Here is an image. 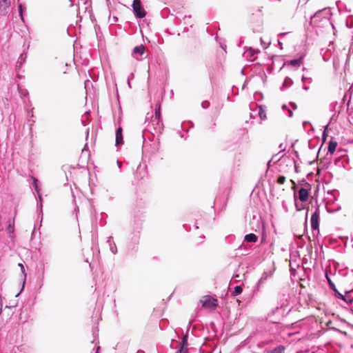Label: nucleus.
I'll list each match as a JSON object with an SVG mask.
<instances>
[{
  "instance_id": "1",
  "label": "nucleus",
  "mask_w": 353,
  "mask_h": 353,
  "mask_svg": "<svg viewBox=\"0 0 353 353\" xmlns=\"http://www.w3.org/2000/svg\"><path fill=\"white\" fill-rule=\"evenodd\" d=\"M145 123H148L145 130L153 135L162 132L163 125L161 120V107L159 104L155 108L154 114L152 112L147 113Z\"/></svg>"
},
{
  "instance_id": "2",
  "label": "nucleus",
  "mask_w": 353,
  "mask_h": 353,
  "mask_svg": "<svg viewBox=\"0 0 353 353\" xmlns=\"http://www.w3.org/2000/svg\"><path fill=\"white\" fill-rule=\"evenodd\" d=\"M132 6L134 14L137 18L143 19L145 17L146 12L140 0H134Z\"/></svg>"
},
{
  "instance_id": "3",
  "label": "nucleus",
  "mask_w": 353,
  "mask_h": 353,
  "mask_svg": "<svg viewBox=\"0 0 353 353\" xmlns=\"http://www.w3.org/2000/svg\"><path fill=\"white\" fill-rule=\"evenodd\" d=\"M319 209L316 208L315 211L312 213L311 216V228L313 231L316 230L318 233L319 232Z\"/></svg>"
},
{
  "instance_id": "4",
  "label": "nucleus",
  "mask_w": 353,
  "mask_h": 353,
  "mask_svg": "<svg viewBox=\"0 0 353 353\" xmlns=\"http://www.w3.org/2000/svg\"><path fill=\"white\" fill-rule=\"evenodd\" d=\"M17 214V210L14 211V216L12 218H10L7 221V227L6 228L8 236L10 239H13L14 237V223H15V216Z\"/></svg>"
},
{
  "instance_id": "5",
  "label": "nucleus",
  "mask_w": 353,
  "mask_h": 353,
  "mask_svg": "<svg viewBox=\"0 0 353 353\" xmlns=\"http://www.w3.org/2000/svg\"><path fill=\"white\" fill-rule=\"evenodd\" d=\"M274 271V270H270L263 272L261 277L257 283V290H259L260 287L265 282V281L272 276Z\"/></svg>"
},
{
  "instance_id": "6",
  "label": "nucleus",
  "mask_w": 353,
  "mask_h": 353,
  "mask_svg": "<svg viewBox=\"0 0 353 353\" xmlns=\"http://www.w3.org/2000/svg\"><path fill=\"white\" fill-rule=\"evenodd\" d=\"M10 0H0V15L5 16L9 12Z\"/></svg>"
},
{
  "instance_id": "7",
  "label": "nucleus",
  "mask_w": 353,
  "mask_h": 353,
  "mask_svg": "<svg viewBox=\"0 0 353 353\" xmlns=\"http://www.w3.org/2000/svg\"><path fill=\"white\" fill-rule=\"evenodd\" d=\"M145 53V46L142 44L135 46L133 48L132 55L134 58H135L137 60H139V57H141Z\"/></svg>"
},
{
  "instance_id": "8",
  "label": "nucleus",
  "mask_w": 353,
  "mask_h": 353,
  "mask_svg": "<svg viewBox=\"0 0 353 353\" xmlns=\"http://www.w3.org/2000/svg\"><path fill=\"white\" fill-rule=\"evenodd\" d=\"M216 300L211 296H205L204 299L201 301L202 305L204 307H214L216 306L215 303Z\"/></svg>"
},
{
  "instance_id": "9",
  "label": "nucleus",
  "mask_w": 353,
  "mask_h": 353,
  "mask_svg": "<svg viewBox=\"0 0 353 353\" xmlns=\"http://www.w3.org/2000/svg\"><path fill=\"white\" fill-rule=\"evenodd\" d=\"M309 192L304 188H301L299 190V199L301 201L305 202L308 199Z\"/></svg>"
},
{
  "instance_id": "10",
  "label": "nucleus",
  "mask_w": 353,
  "mask_h": 353,
  "mask_svg": "<svg viewBox=\"0 0 353 353\" xmlns=\"http://www.w3.org/2000/svg\"><path fill=\"white\" fill-rule=\"evenodd\" d=\"M353 293V290H345V294H343V298L341 299V300L343 301L347 304H351L353 302V296L352 295Z\"/></svg>"
},
{
  "instance_id": "11",
  "label": "nucleus",
  "mask_w": 353,
  "mask_h": 353,
  "mask_svg": "<svg viewBox=\"0 0 353 353\" xmlns=\"http://www.w3.org/2000/svg\"><path fill=\"white\" fill-rule=\"evenodd\" d=\"M254 106L259 108L258 113L257 114L260 117L261 120L264 121L267 119L265 110L263 106L262 105H258L257 104L254 103Z\"/></svg>"
},
{
  "instance_id": "12",
  "label": "nucleus",
  "mask_w": 353,
  "mask_h": 353,
  "mask_svg": "<svg viewBox=\"0 0 353 353\" xmlns=\"http://www.w3.org/2000/svg\"><path fill=\"white\" fill-rule=\"evenodd\" d=\"M338 143L336 141L334 140L333 138L330 139V141L328 143V147H327V151L330 154H333L336 148Z\"/></svg>"
},
{
  "instance_id": "13",
  "label": "nucleus",
  "mask_w": 353,
  "mask_h": 353,
  "mask_svg": "<svg viewBox=\"0 0 353 353\" xmlns=\"http://www.w3.org/2000/svg\"><path fill=\"white\" fill-rule=\"evenodd\" d=\"M259 237L254 233H250L245 236L244 240L248 243L257 242Z\"/></svg>"
},
{
  "instance_id": "14",
  "label": "nucleus",
  "mask_w": 353,
  "mask_h": 353,
  "mask_svg": "<svg viewBox=\"0 0 353 353\" xmlns=\"http://www.w3.org/2000/svg\"><path fill=\"white\" fill-rule=\"evenodd\" d=\"M188 330H189V328L187 330L186 334L184 335L183 336V338H182L181 342L180 343V347H179L181 349H185V350H188Z\"/></svg>"
},
{
  "instance_id": "15",
  "label": "nucleus",
  "mask_w": 353,
  "mask_h": 353,
  "mask_svg": "<svg viewBox=\"0 0 353 353\" xmlns=\"http://www.w3.org/2000/svg\"><path fill=\"white\" fill-rule=\"evenodd\" d=\"M32 181H33L32 185L34 187V190L38 194V197L39 199L40 203H41L42 198H41V196L39 194V186H38V180L35 177H34V176H32Z\"/></svg>"
},
{
  "instance_id": "16",
  "label": "nucleus",
  "mask_w": 353,
  "mask_h": 353,
  "mask_svg": "<svg viewBox=\"0 0 353 353\" xmlns=\"http://www.w3.org/2000/svg\"><path fill=\"white\" fill-rule=\"evenodd\" d=\"M266 353H285V347L283 345H279L272 350H268Z\"/></svg>"
},
{
  "instance_id": "17",
  "label": "nucleus",
  "mask_w": 353,
  "mask_h": 353,
  "mask_svg": "<svg viewBox=\"0 0 353 353\" xmlns=\"http://www.w3.org/2000/svg\"><path fill=\"white\" fill-rule=\"evenodd\" d=\"M302 62V58L294 59L290 60L288 65H292L293 67H299Z\"/></svg>"
},
{
  "instance_id": "18",
  "label": "nucleus",
  "mask_w": 353,
  "mask_h": 353,
  "mask_svg": "<svg viewBox=\"0 0 353 353\" xmlns=\"http://www.w3.org/2000/svg\"><path fill=\"white\" fill-rule=\"evenodd\" d=\"M115 145L117 147H120L123 143V134H115Z\"/></svg>"
},
{
  "instance_id": "19",
  "label": "nucleus",
  "mask_w": 353,
  "mask_h": 353,
  "mask_svg": "<svg viewBox=\"0 0 353 353\" xmlns=\"http://www.w3.org/2000/svg\"><path fill=\"white\" fill-rule=\"evenodd\" d=\"M256 52H255L251 48L249 50L246 51L245 52L247 57H249L252 61L254 60L256 58Z\"/></svg>"
},
{
  "instance_id": "20",
  "label": "nucleus",
  "mask_w": 353,
  "mask_h": 353,
  "mask_svg": "<svg viewBox=\"0 0 353 353\" xmlns=\"http://www.w3.org/2000/svg\"><path fill=\"white\" fill-rule=\"evenodd\" d=\"M243 288L241 285H236L234 287L233 292H232V296H236L241 294Z\"/></svg>"
},
{
  "instance_id": "21",
  "label": "nucleus",
  "mask_w": 353,
  "mask_h": 353,
  "mask_svg": "<svg viewBox=\"0 0 353 353\" xmlns=\"http://www.w3.org/2000/svg\"><path fill=\"white\" fill-rule=\"evenodd\" d=\"M325 278H326V280L327 281V283L329 285V287L332 290L334 289V288H336V285L334 283V282L331 280V279L330 278L329 275H328V272L327 271L325 272Z\"/></svg>"
},
{
  "instance_id": "22",
  "label": "nucleus",
  "mask_w": 353,
  "mask_h": 353,
  "mask_svg": "<svg viewBox=\"0 0 353 353\" xmlns=\"http://www.w3.org/2000/svg\"><path fill=\"white\" fill-rule=\"evenodd\" d=\"M292 83H293L292 80L289 77H286L283 81V87H285V88L290 87L292 85Z\"/></svg>"
},
{
  "instance_id": "23",
  "label": "nucleus",
  "mask_w": 353,
  "mask_h": 353,
  "mask_svg": "<svg viewBox=\"0 0 353 353\" xmlns=\"http://www.w3.org/2000/svg\"><path fill=\"white\" fill-rule=\"evenodd\" d=\"M333 292H334V296L335 297H336L337 299H341L342 298H343V294H341L337 289L336 288H334V289L332 290Z\"/></svg>"
},
{
  "instance_id": "24",
  "label": "nucleus",
  "mask_w": 353,
  "mask_h": 353,
  "mask_svg": "<svg viewBox=\"0 0 353 353\" xmlns=\"http://www.w3.org/2000/svg\"><path fill=\"white\" fill-rule=\"evenodd\" d=\"M191 17L190 16H185L183 19V23L185 25H190V27L192 26V24L190 22Z\"/></svg>"
},
{
  "instance_id": "25",
  "label": "nucleus",
  "mask_w": 353,
  "mask_h": 353,
  "mask_svg": "<svg viewBox=\"0 0 353 353\" xmlns=\"http://www.w3.org/2000/svg\"><path fill=\"white\" fill-rule=\"evenodd\" d=\"M18 90H19V94H20L21 97H25L28 96L29 93H28V91L27 90L21 89L19 88V86H18Z\"/></svg>"
},
{
  "instance_id": "26",
  "label": "nucleus",
  "mask_w": 353,
  "mask_h": 353,
  "mask_svg": "<svg viewBox=\"0 0 353 353\" xmlns=\"http://www.w3.org/2000/svg\"><path fill=\"white\" fill-rule=\"evenodd\" d=\"M109 246H110V250L112 252V253L114 254H116L117 253V245H116L115 243L114 242L113 243L110 244Z\"/></svg>"
},
{
  "instance_id": "27",
  "label": "nucleus",
  "mask_w": 353,
  "mask_h": 353,
  "mask_svg": "<svg viewBox=\"0 0 353 353\" xmlns=\"http://www.w3.org/2000/svg\"><path fill=\"white\" fill-rule=\"evenodd\" d=\"M276 181L279 184H283L285 181V177L284 176L280 175L278 176Z\"/></svg>"
},
{
  "instance_id": "28",
  "label": "nucleus",
  "mask_w": 353,
  "mask_h": 353,
  "mask_svg": "<svg viewBox=\"0 0 353 353\" xmlns=\"http://www.w3.org/2000/svg\"><path fill=\"white\" fill-rule=\"evenodd\" d=\"M346 26L349 28H353V19H350V18H348L346 21Z\"/></svg>"
},
{
  "instance_id": "29",
  "label": "nucleus",
  "mask_w": 353,
  "mask_h": 353,
  "mask_svg": "<svg viewBox=\"0 0 353 353\" xmlns=\"http://www.w3.org/2000/svg\"><path fill=\"white\" fill-rule=\"evenodd\" d=\"M201 106L203 109H207L210 106V102L208 101H203L201 103Z\"/></svg>"
},
{
  "instance_id": "30",
  "label": "nucleus",
  "mask_w": 353,
  "mask_h": 353,
  "mask_svg": "<svg viewBox=\"0 0 353 353\" xmlns=\"http://www.w3.org/2000/svg\"><path fill=\"white\" fill-rule=\"evenodd\" d=\"M327 127H328V124L325 126L324 130H323V136H322V138H323V141H325L326 138H327Z\"/></svg>"
},
{
  "instance_id": "31",
  "label": "nucleus",
  "mask_w": 353,
  "mask_h": 353,
  "mask_svg": "<svg viewBox=\"0 0 353 353\" xmlns=\"http://www.w3.org/2000/svg\"><path fill=\"white\" fill-rule=\"evenodd\" d=\"M26 56L24 55L23 54H21L19 58V62H20V63H22L23 62L25 61L26 60Z\"/></svg>"
},
{
  "instance_id": "32",
  "label": "nucleus",
  "mask_w": 353,
  "mask_h": 353,
  "mask_svg": "<svg viewBox=\"0 0 353 353\" xmlns=\"http://www.w3.org/2000/svg\"><path fill=\"white\" fill-rule=\"evenodd\" d=\"M19 14H20V17H21V19L22 20H23V14H22V12H23V6L21 4H20L19 6Z\"/></svg>"
},
{
  "instance_id": "33",
  "label": "nucleus",
  "mask_w": 353,
  "mask_h": 353,
  "mask_svg": "<svg viewBox=\"0 0 353 353\" xmlns=\"http://www.w3.org/2000/svg\"><path fill=\"white\" fill-rule=\"evenodd\" d=\"M115 134H123V129L121 127L117 128Z\"/></svg>"
},
{
  "instance_id": "34",
  "label": "nucleus",
  "mask_w": 353,
  "mask_h": 353,
  "mask_svg": "<svg viewBox=\"0 0 353 353\" xmlns=\"http://www.w3.org/2000/svg\"><path fill=\"white\" fill-rule=\"evenodd\" d=\"M19 266L21 267V272L23 273V274L24 275V278L26 279V274L25 273V268L23 265L22 263H19Z\"/></svg>"
},
{
  "instance_id": "35",
  "label": "nucleus",
  "mask_w": 353,
  "mask_h": 353,
  "mask_svg": "<svg viewBox=\"0 0 353 353\" xmlns=\"http://www.w3.org/2000/svg\"><path fill=\"white\" fill-rule=\"evenodd\" d=\"M321 10H319L316 12H315L314 14V15L311 17V20H312V19H315L316 17H317L319 16V14L321 13Z\"/></svg>"
},
{
  "instance_id": "36",
  "label": "nucleus",
  "mask_w": 353,
  "mask_h": 353,
  "mask_svg": "<svg viewBox=\"0 0 353 353\" xmlns=\"http://www.w3.org/2000/svg\"><path fill=\"white\" fill-rule=\"evenodd\" d=\"M114 241H112V236H110L108 238V240H107V243H108V245L110 244H112L113 243Z\"/></svg>"
},
{
  "instance_id": "37",
  "label": "nucleus",
  "mask_w": 353,
  "mask_h": 353,
  "mask_svg": "<svg viewBox=\"0 0 353 353\" xmlns=\"http://www.w3.org/2000/svg\"><path fill=\"white\" fill-rule=\"evenodd\" d=\"M187 351V350L179 348L176 353H186Z\"/></svg>"
},
{
  "instance_id": "38",
  "label": "nucleus",
  "mask_w": 353,
  "mask_h": 353,
  "mask_svg": "<svg viewBox=\"0 0 353 353\" xmlns=\"http://www.w3.org/2000/svg\"><path fill=\"white\" fill-rule=\"evenodd\" d=\"M261 44L263 46V48H267L268 46L270 45V43H268V44L265 43V42H263V39H261Z\"/></svg>"
},
{
  "instance_id": "39",
  "label": "nucleus",
  "mask_w": 353,
  "mask_h": 353,
  "mask_svg": "<svg viewBox=\"0 0 353 353\" xmlns=\"http://www.w3.org/2000/svg\"><path fill=\"white\" fill-rule=\"evenodd\" d=\"M290 106H291L294 110L296 109V108H297V106H296V103H295L290 102Z\"/></svg>"
},
{
  "instance_id": "40",
  "label": "nucleus",
  "mask_w": 353,
  "mask_h": 353,
  "mask_svg": "<svg viewBox=\"0 0 353 353\" xmlns=\"http://www.w3.org/2000/svg\"><path fill=\"white\" fill-rule=\"evenodd\" d=\"M288 116H289V117H292V115H293L292 111L289 110V109H288Z\"/></svg>"
},
{
  "instance_id": "41",
  "label": "nucleus",
  "mask_w": 353,
  "mask_h": 353,
  "mask_svg": "<svg viewBox=\"0 0 353 353\" xmlns=\"http://www.w3.org/2000/svg\"><path fill=\"white\" fill-rule=\"evenodd\" d=\"M288 34V32H282V33H280V34H279V37H283V36H285V34Z\"/></svg>"
},
{
  "instance_id": "42",
  "label": "nucleus",
  "mask_w": 353,
  "mask_h": 353,
  "mask_svg": "<svg viewBox=\"0 0 353 353\" xmlns=\"http://www.w3.org/2000/svg\"><path fill=\"white\" fill-rule=\"evenodd\" d=\"M278 43H279V45L280 46L281 49H282V48H283V47H282V43H281L279 40H278Z\"/></svg>"
},
{
  "instance_id": "43",
  "label": "nucleus",
  "mask_w": 353,
  "mask_h": 353,
  "mask_svg": "<svg viewBox=\"0 0 353 353\" xmlns=\"http://www.w3.org/2000/svg\"><path fill=\"white\" fill-rule=\"evenodd\" d=\"M308 123H309V122H307V121H304V122L303 123V127H305V125H306L307 124H308Z\"/></svg>"
},
{
  "instance_id": "44",
  "label": "nucleus",
  "mask_w": 353,
  "mask_h": 353,
  "mask_svg": "<svg viewBox=\"0 0 353 353\" xmlns=\"http://www.w3.org/2000/svg\"><path fill=\"white\" fill-rule=\"evenodd\" d=\"M100 350V346H97L96 348V353H98Z\"/></svg>"
},
{
  "instance_id": "45",
  "label": "nucleus",
  "mask_w": 353,
  "mask_h": 353,
  "mask_svg": "<svg viewBox=\"0 0 353 353\" xmlns=\"http://www.w3.org/2000/svg\"><path fill=\"white\" fill-rule=\"evenodd\" d=\"M307 78L304 76L302 77V81L304 83Z\"/></svg>"
},
{
  "instance_id": "46",
  "label": "nucleus",
  "mask_w": 353,
  "mask_h": 353,
  "mask_svg": "<svg viewBox=\"0 0 353 353\" xmlns=\"http://www.w3.org/2000/svg\"><path fill=\"white\" fill-rule=\"evenodd\" d=\"M282 109H288L287 105H285V104H283V105H282Z\"/></svg>"
},
{
  "instance_id": "47",
  "label": "nucleus",
  "mask_w": 353,
  "mask_h": 353,
  "mask_svg": "<svg viewBox=\"0 0 353 353\" xmlns=\"http://www.w3.org/2000/svg\"><path fill=\"white\" fill-rule=\"evenodd\" d=\"M303 88L305 90H307L309 89V88L307 86H305V85H303Z\"/></svg>"
},
{
  "instance_id": "48",
  "label": "nucleus",
  "mask_w": 353,
  "mask_h": 353,
  "mask_svg": "<svg viewBox=\"0 0 353 353\" xmlns=\"http://www.w3.org/2000/svg\"><path fill=\"white\" fill-rule=\"evenodd\" d=\"M250 118H255L256 115H254L252 113H250Z\"/></svg>"
},
{
  "instance_id": "49",
  "label": "nucleus",
  "mask_w": 353,
  "mask_h": 353,
  "mask_svg": "<svg viewBox=\"0 0 353 353\" xmlns=\"http://www.w3.org/2000/svg\"><path fill=\"white\" fill-rule=\"evenodd\" d=\"M239 277V275L238 274H235L234 275L233 278L232 279H234V278H238Z\"/></svg>"
},
{
  "instance_id": "50",
  "label": "nucleus",
  "mask_w": 353,
  "mask_h": 353,
  "mask_svg": "<svg viewBox=\"0 0 353 353\" xmlns=\"http://www.w3.org/2000/svg\"><path fill=\"white\" fill-rule=\"evenodd\" d=\"M137 353H145V352H144L143 351H142V350H139V351L137 352Z\"/></svg>"
},
{
  "instance_id": "51",
  "label": "nucleus",
  "mask_w": 353,
  "mask_h": 353,
  "mask_svg": "<svg viewBox=\"0 0 353 353\" xmlns=\"http://www.w3.org/2000/svg\"><path fill=\"white\" fill-rule=\"evenodd\" d=\"M117 163L119 165V167L121 168V163L119 161H117Z\"/></svg>"
},
{
  "instance_id": "52",
  "label": "nucleus",
  "mask_w": 353,
  "mask_h": 353,
  "mask_svg": "<svg viewBox=\"0 0 353 353\" xmlns=\"http://www.w3.org/2000/svg\"><path fill=\"white\" fill-rule=\"evenodd\" d=\"M188 28L185 27V28H184V32H185V31H188Z\"/></svg>"
},
{
  "instance_id": "53",
  "label": "nucleus",
  "mask_w": 353,
  "mask_h": 353,
  "mask_svg": "<svg viewBox=\"0 0 353 353\" xmlns=\"http://www.w3.org/2000/svg\"><path fill=\"white\" fill-rule=\"evenodd\" d=\"M295 205H296V210H300V209L298 208V205H297V204H296V203L295 204Z\"/></svg>"
},
{
  "instance_id": "54",
  "label": "nucleus",
  "mask_w": 353,
  "mask_h": 353,
  "mask_svg": "<svg viewBox=\"0 0 353 353\" xmlns=\"http://www.w3.org/2000/svg\"><path fill=\"white\" fill-rule=\"evenodd\" d=\"M192 321H190V323H189V327L190 326L191 323H192Z\"/></svg>"
},
{
  "instance_id": "55",
  "label": "nucleus",
  "mask_w": 353,
  "mask_h": 353,
  "mask_svg": "<svg viewBox=\"0 0 353 353\" xmlns=\"http://www.w3.org/2000/svg\"><path fill=\"white\" fill-rule=\"evenodd\" d=\"M295 170H296V172H297V167L296 166H295Z\"/></svg>"
},
{
  "instance_id": "56",
  "label": "nucleus",
  "mask_w": 353,
  "mask_h": 353,
  "mask_svg": "<svg viewBox=\"0 0 353 353\" xmlns=\"http://www.w3.org/2000/svg\"><path fill=\"white\" fill-rule=\"evenodd\" d=\"M332 330H336V328H334V327H332Z\"/></svg>"
},
{
  "instance_id": "57",
  "label": "nucleus",
  "mask_w": 353,
  "mask_h": 353,
  "mask_svg": "<svg viewBox=\"0 0 353 353\" xmlns=\"http://www.w3.org/2000/svg\"><path fill=\"white\" fill-rule=\"evenodd\" d=\"M352 52H353V49H352Z\"/></svg>"
}]
</instances>
